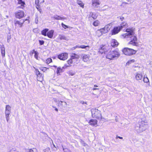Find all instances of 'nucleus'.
<instances>
[{"label":"nucleus","instance_id":"obj_1","mask_svg":"<svg viewBox=\"0 0 152 152\" xmlns=\"http://www.w3.org/2000/svg\"><path fill=\"white\" fill-rule=\"evenodd\" d=\"M126 31V33L124 34L122 36L124 38H130V41L128 43V45H132L133 46H137L138 45V42L136 36L134 35V31L130 28H128Z\"/></svg>","mask_w":152,"mask_h":152},{"label":"nucleus","instance_id":"obj_2","mask_svg":"<svg viewBox=\"0 0 152 152\" xmlns=\"http://www.w3.org/2000/svg\"><path fill=\"white\" fill-rule=\"evenodd\" d=\"M147 122L145 118L141 119L136 124L134 130L138 133H141L145 131L147 128Z\"/></svg>","mask_w":152,"mask_h":152},{"label":"nucleus","instance_id":"obj_3","mask_svg":"<svg viewBox=\"0 0 152 152\" xmlns=\"http://www.w3.org/2000/svg\"><path fill=\"white\" fill-rule=\"evenodd\" d=\"M106 55V58L110 60L116 59L120 56V54L117 50H108Z\"/></svg>","mask_w":152,"mask_h":152},{"label":"nucleus","instance_id":"obj_4","mask_svg":"<svg viewBox=\"0 0 152 152\" xmlns=\"http://www.w3.org/2000/svg\"><path fill=\"white\" fill-rule=\"evenodd\" d=\"M91 111L93 118L98 119L102 118V116L100 111L94 108H92Z\"/></svg>","mask_w":152,"mask_h":152},{"label":"nucleus","instance_id":"obj_5","mask_svg":"<svg viewBox=\"0 0 152 152\" xmlns=\"http://www.w3.org/2000/svg\"><path fill=\"white\" fill-rule=\"evenodd\" d=\"M122 52L126 55L130 56L135 54L136 51L133 49L128 48H125L122 50Z\"/></svg>","mask_w":152,"mask_h":152},{"label":"nucleus","instance_id":"obj_6","mask_svg":"<svg viewBox=\"0 0 152 152\" xmlns=\"http://www.w3.org/2000/svg\"><path fill=\"white\" fill-rule=\"evenodd\" d=\"M11 107L9 105L6 106L5 114L6 119L7 122H8L9 120V115L11 113Z\"/></svg>","mask_w":152,"mask_h":152},{"label":"nucleus","instance_id":"obj_7","mask_svg":"<svg viewBox=\"0 0 152 152\" xmlns=\"http://www.w3.org/2000/svg\"><path fill=\"white\" fill-rule=\"evenodd\" d=\"M107 47L105 45H101L99 49V52L102 54L104 53L105 55L108 51Z\"/></svg>","mask_w":152,"mask_h":152},{"label":"nucleus","instance_id":"obj_8","mask_svg":"<svg viewBox=\"0 0 152 152\" xmlns=\"http://www.w3.org/2000/svg\"><path fill=\"white\" fill-rule=\"evenodd\" d=\"M68 57V54L66 53H61L58 56V58L61 60H65Z\"/></svg>","mask_w":152,"mask_h":152},{"label":"nucleus","instance_id":"obj_9","mask_svg":"<svg viewBox=\"0 0 152 152\" xmlns=\"http://www.w3.org/2000/svg\"><path fill=\"white\" fill-rule=\"evenodd\" d=\"M24 12L22 10H19L15 13V17L18 18H21L24 16Z\"/></svg>","mask_w":152,"mask_h":152},{"label":"nucleus","instance_id":"obj_10","mask_svg":"<svg viewBox=\"0 0 152 152\" xmlns=\"http://www.w3.org/2000/svg\"><path fill=\"white\" fill-rule=\"evenodd\" d=\"M112 26V24L110 23L106 25L104 28H102L103 30V31L104 33H106L110 30Z\"/></svg>","mask_w":152,"mask_h":152},{"label":"nucleus","instance_id":"obj_11","mask_svg":"<svg viewBox=\"0 0 152 152\" xmlns=\"http://www.w3.org/2000/svg\"><path fill=\"white\" fill-rule=\"evenodd\" d=\"M121 30V28L119 26L114 27L112 31V35H115L118 34Z\"/></svg>","mask_w":152,"mask_h":152},{"label":"nucleus","instance_id":"obj_12","mask_svg":"<svg viewBox=\"0 0 152 152\" xmlns=\"http://www.w3.org/2000/svg\"><path fill=\"white\" fill-rule=\"evenodd\" d=\"M25 21L24 20H21L20 21L15 20H14V24L15 26H18L20 27H21L24 22Z\"/></svg>","mask_w":152,"mask_h":152},{"label":"nucleus","instance_id":"obj_13","mask_svg":"<svg viewBox=\"0 0 152 152\" xmlns=\"http://www.w3.org/2000/svg\"><path fill=\"white\" fill-rule=\"evenodd\" d=\"M80 48L82 49H85L86 50H88L89 49L90 46L89 45L86 46L83 45H77L73 48H74L73 49H75V48Z\"/></svg>","mask_w":152,"mask_h":152},{"label":"nucleus","instance_id":"obj_14","mask_svg":"<svg viewBox=\"0 0 152 152\" xmlns=\"http://www.w3.org/2000/svg\"><path fill=\"white\" fill-rule=\"evenodd\" d=\"M81 57L82 58L84 62H86L89 61L90 56L89 55L83 54L81 55Z\"/></svg>","mask_w":152,"mask_h":152},{"label":"nucleus","instance_id":"obj_15","mask_svg":"<svg viewBox=\"0 0 152 152\" xmlns=\"http://www.w3.org/2000/svg\"><path fill=\"white\" fill-rule=\"evenodd\" d=\"M52 18H53L56 20H64L66 18L64 17H62L57 15H55L53 16L52 17Z\"/></svg>","mask_w":152,"mask_h":152},{"label":"nucleus","instance_id":"obj_16","mask_svg":"<svg viewBox=\"0 0 152 152\" xmlns=\"http://www.w3.org/2000/svg\"><path fill=\"white\" fill-rule=\"evenodd\" d=\"M111 46L113 47H115L118 46V43L116 40L113 39H112L111 40Z\"/></svg>","mask_w":152,"mask_h":152},{"label":"nucleus","instance_id":"obj_17","mask_svg":"<svg viewBox=\"0 0 152 152\" xmlns=\"http://www.w3.org/2000/svg\"><path fill=\"white\" fill-rule=\"evenodd\" d=\"M96 34L97 36L99 37L103 34L105 33L104 32L103 29L102 28L98 30L96 32Z\"/></svg>","mask_w":152,"mask_h":152},{"label":"nucleus","instance_id":"obj_18","mask_svg":"<svg viewBox=\"0 0 152 152\" xmlns=\"http://www.w3.org/2000/svg\"><path fill=\"white\" fill-rule=\"evenodd\" d=\"M142 78V75L141 73H137L135 75V78L137 80H141Z\"/></svg>","mask_w":152,"mask_h":152},{"label":"nucleus","instance_id":"obj_19","mask_svg":"<svg viewBox=\"0 0 152 152\" xmlns=\"http://www.w3.org/2000/svg\"><path fill=\"white\" fill-rule=\"evenodd\" d=\"M54 33V31L53 30L48 31L47 36L50 38H52L53 37Z\"/></svg>","mask_w":152,"mask_h":152},{"label":"nucleus","instance_id":"obj_20","mask_svg":"<svg viewBox=\"0 0 152 152\" xmlns=\"http://www.w3.org/2000/svg\"><path fill=\"white\" fill-rule=\"evenodd\" d=\"M0 48L2 56L4 57L5 55V50L4 45H0Z\"/></svg>","mask_w":152,"mask_h":152},{"label":"nucleus","instance_id":"obj_21","mask_svg":"<svg viewBox=\"0 0 152 152\" xmlns=\"http://www.w3.org/2000/svg\"><path fill=\"white\" fill-rule=\"evenodd\" d=\"M97 120L94 119H91L90 120L89 123L90 125L94 126L95 125L97 124Z\"/></svg>","mask_w":152,"mask_h":152},{"label":"nucleus","instance_id":"obj_22","mask_svg":"<svg viewBox=\"0 0 152 152\" xmlns=\"http://www.w3.org/2000/svg\"><path fill=\"white\" fill-rule=\"evenodd\" d=\"M68 64H66L64 65V66L63 67V68H66L67 67H69L70 66V65L72 63L73 60L70 58L67 61Z\"/></svg>","mask_w":152,"mask_h":152},{"label":"nucleus","instance_id":"obj_23","mask_svg":"<svg viewBox=\"0 0 152 152\" xmlns=\"http://www.w3.org/2000/svg\"><path fill=\"white\" fill-rule=\"evenodd\" d=\"M97 15L95 13L91 12H90L89 16V18L92 17L94 19H96L97 18Z\"/></svg>","mask_w":152,"mask_h":152},{"label":"nucleus","instance_id":"obj_24","mask_svg":"<svg viewBox=\"0 0 152 152\" xmlns=\"http://www.w3.org/2000/svg\"><path fill=\"white\" fill-rule=\"evenodd\" d=\"M92 4L94 7H98V6L99 4V0H93Z\"/></svg>","mask_w":152,"mask_h":152},{"label":"nucleus","instance_id":"obj_25","mask_svg":"<svg viewBox=\"0 0 152 152\" xmlns=\"http://www.w3.org/2000/svg\"><path fill=\"white\" fill-rule=\"evenodd\" d=\"M72 60L74 59H78L79 58V56L77 54L74 53H72L71 54L70 58Z\"/></svg>","mask_w":152,"mask_h":152},{"label":"nucleus","instance_id":"obj_26","mask_svg":"<svg viewBox=\"0 0 152 152\" xmlns=\"http://www.w3.org/2000/svg\"><path fill=\"white\" fill-rule=\"evenodd\" d=\"M48 30L49 29L48 28H45L43 29L41 31V34L45 36H47Z\"/></svg>","mask_w":152,"mask_h":152},{"label":"nucleus","instance_id":"obj_27","mask_svg":"<svg viewBox=\"0 0 152 152\" xmlns=\"http://www.w3.org/2000/svg\"><path fill=\"white\" fill-rule=\"evenodd\" d=\"M128 26V24L126 22H122L121 24V26H119V27L121 28V29L124 28H126Z\"/></svg>","mask_w":152,"mask_h":152},{"label":"nucleus","instance_id":"obj_28","mask_svg":"<svg viewBox=\"0 0 152 152\" xmlns=\"http://www.w3.org/2000/svg\"><path fill=\"white\" fill-rule=\"evenodd\" d=\"M58 38L61 40H67V38L63 35H59L58 37Z\"/></svg>","mask_w":152,"mask_h":152},{"label":"nucleus","instance_id":"obj_29","mask_svg":"<svg viewBox=\"0 0 152 152\" xmlns=\"http://www.w3.org/2000/svg\"><path fill=\"white\" fill-rule=\"evenodd\" d=\"M33 51L34 52V58L37 60H38V55H39L37 51H35L34 49L33 50Z\"/></svg>","mask_w":152,"mask_h":152},{"label":"nucleus","instance_id":"obj_30","mask_svg":"<svg viewBox=\"0 0 152 152\" xmlns=\"http://www.w3.org/2000/svg\"><path fill=\"white\" fill-rule=\"evenodd\" d=\"M77 3L81 7L83 8L84 6V4L83 2L79 0H77Z\"/></svg>","mask_w":152,"mask_h":152},{"label":"nucleus","instance_id":"obj_31","mask_svg":"<svg viewBox=\"0 0 152 152\" xmlns=\"http://www.w3.org/2000/svg\"><path fill=\"white\" fill-rule=\"evenodd\" d=\"M143 81L145 83H148V85H150L149 80L147 77H145V76H144Z\"/></svg>","mask_w":152,"mask_h":152},{"label":"nucleus","instance_id":"obj_32","mask_svg":"<svg viewBox=\"0 0 152 152\" xmlns=\"http://www.w3.org/2000/svg\"><path fill=\"white\" fill-rule=\"evenodd\" d=\"M33 68L34 69H35L36 71V75H40L42 77V74H41L39 72V71L37 69H36L35 67L33 66Z\"/></svg>","mask_w":152,"mask_h":152},{"label":"nucleus","instance_id":"obj_33","mask_svg":"<svg viewBox=\"0 0 152 152\" xmlns=\"http://www.w3.org/2000/svg\"><path fill=\"white\" fill-rule=\"evenodd\" d=\"M99 23H100V22L99 21H98V20H96L94 22V23H93V25L94 26H97L99 24Z\"/></svg>","mask_w":152,"mask_h":152},{"label":"nucleus","instance_id":"obj_34","mask_svg":"<svg viewBox=\"0 0 152 152\" xmlns=\"http://www.w3.org/2000/svg\"><path fill=\"white\" fill-rule=\"evenodd\" d=\"M60 103H62V104H61V105L64 107L66 105V103L62 101H58V104H60Z\"/></svg>","mask_w":152,"mask_h":152},{"label":"nucleus","instance_id":"obj_35","mask_svg":"<svg viewBox=\"0 0 152 152\" xmlns=\"http://www.w3.org/2000/svg\"><path fill=\"white\" fill-rule=\"evenodd\" d=\"M62 71V69L60 67H58L57 69V73L58 75H59L60 73Z\"/></svg>","mask_w":152,"mask_h":152},{"label":"nucleus","instance_id":"obj_36","mask_svg":"<svg viewBox=\"0 0 152 152\" xmlns=\"http://www.w3.org/2000/svg\"><path fill=\"white\" fill-rule=\"evenodd\" d=\"M29 152H37V151L36 148H33L29 149Z\"/></svg>","mask_w":152,"mask_h":152},{"label":"nucleus","instance_id":"obj_37","mask_svg":"<svg viewBox=\"0 0 152 152\" xmlns=\"http://www.w3.org/2000/svg\"><path fill=\"white\" fill-rule=\"evenodd\" d=\"M135 61L134 59H132L126 63V64L129 65V64L134 63Z\"/></svg>","mask_w":152,"mask_h":152},{"label":"nucleus","instance_id":"obj_38","mask_svg":"<svg viewBox=\"0 0 152 152\" xmlns=\"http://www.w3.org/2000/svg\"><path fill=\"white\" fill-rule=\"evenodd\" d=\"M18 4H25L24 1H22V0H17Z\"/></svg>","mask_w":152,"mask_h":152},{"label":"nucleus","instance_id":"obj_39","mask_svg":"<svg viewBox=\"0 0 152 152\" xmlns=\"http://www.w3.org/2000/svg\"><path fill=\"white\" fill-rule=\"evenodd\" d=\"M68 74L69 75L73 76L75 74V73L72 71H70L69 72Z\"/></svg>","mask_w":152,"mask_h":152},{"label":"nucleus","instance_id":"obj_40","mask_svg":"<svg viewBox=\"0 0 152 152\" xmlns=\"http://www.w3.org/2000/svg\"><path fill=\"white\" fill-rule=\"evenodd\" d=\"M44 152H51L49 148H47L43 150Z\"/></svg>","mask_w":152,"mask_h":152},{"label":"nucleus","instance_id":"obj_41","mask_svg":"<svg viewBox=\"0 0 152 152\" xmlns=\"http://www.w3.org/2000/svg\"><path fill=\"white\" fill-rule=\"evenodd\" d=\"M52 60L51 58H48L46 60V63L47 64H49L51 62H52Z\"/></svg>","mask_w":152,"mask_h":152},{"label":"nucleus","instance_id":"obj_42","mask_svg":"<svg viewBox=\"0 0 152 152\" xmlns=\"http://www.w3.org/2000/svg\"><path fill=\"white\" fill-rule=\"evenodd\" d=\"M62 147L64 152H70V151L67 148H64L63 146H62Z\"/></svg>","mask_w":152,"mask_h":152},{"label":"nucleus","instance_id":"obj_43","mask_svg":"<svg viewBox=\"0 0 152 152\" xmlns=\"http://www.w3.org/2000/svg\"><path fill=\"white\" fill-rule=\"evenodd\" d=\"M61 26L64 29H66L68 28V26L64 24L63 23H61Z\"/></svg>","mask_w":152,"mask_h":152},{"label":"nucleus","instance_id":"obj_44","mask_svg":"<svg viewBox=\"0 0 152 152\" xmlns=\"http://www.w3.org/2000/svg\"><path fill=\"white\" fill-rule=\"evenodd\" d=\"M40 69L42 70V71H43V72H45V71H46L47 70V69L46 68V67H41L40 68Z\"/></svg>","mask_w":152,"mask_h":152},{"label":"nucleus","instance_id":"obj_45","mask_svg":"<svg viewBox=\"0 0 152 152\" xmlns=\"http://www.w3.org/2000/svg\"><path fill=\"white\" fill-rule=\"evenodd\" d=\"M35 4H36L37 6L39 7V0H35Z\"/></svg>","mask_w":152,"mask_h":152},{"label":"nucleus","instance_id":"obj_46","mask_svg":"<svg viewBox=\"0 0 152 152\" xmlns=\"http://www.w3.org/2000/svg\"><path fill=\"white\" fill-rule=\"evenodd\" d=\"M39 42L40 45H43L44 43V41L43 40H39Z\"/></svg>","mask_w":152,"mask_h":152},{"label":"nucleus","instance_id":"obj_47","mask_svg":"<svg viewBox=\"0 0 152 152\" xmlns=\"http://www.w3.org/2000/svg\"><path fill=\"white\" fill-rule=\"evenodd\" d=\"M25 4H21V5L19 6H18L17 7L18 8H22V9H23V8L24 7H25V6H24V5Z\"/></svg>","mask_w":152,"mask_h":152},{"label":"nucleus","instance_id":"obj_48","mask_svg":"<svg viewBox=\"0 0 152 152\" xmlns=\"http://www.w3.org/2000/svg\"><path fill=\"white\" fill-rule=\"evenodd\" d=\"M81 143L84 146H85L87 145V144L83 140L81 141Z\"/></svg>","mask_w":152,"mask_h":152},{"label":"nucleus","instance_id":"obj_49","mask_svg":"<svg viewBox=\"0 0 152 152\" xmlns=\"http://www.w3.org/2000/svg\"><path fill=\"white\" fill-rule=\"evenodd\" d=\"M36 8L40 13H41L42 12V10L38 7H37Z\"/></svg>","mask_w":152,"mask_h":152},{"label":"nucleus","instance_id":"obj_50","mask_svg":"<svg viewBox=\"0 0 152 152\" xmlns=\"http://www.w3.org/2000/svg\"><path fill=\"white\" fill-rule=\"evenodd\" d=\"M38 22V18L37 17H36L35 19V23H36L37 24Z\"/></svg>","mask_w":152,"mask_h":152},{"label":"nucleus","instance_id":"obj_51","mask_svg":"<svg viewBox=\"0 0 152 152\" xmlns=\"http://www.w3.org/2000/svg\"><path fill=\"white\" fill-rule=\"evenodd\" d=\"M118 138H119V139H123V137H121L120 136H117L116 137V139H117Z\"/></svg>","mask_w":152,"mask_h":152},{"label":"nucleus","instance_id":"obj_52","mask_svg":"<svg viewBox=\"0 0 152 152\" xmlns=\"http://www.w3.org/2000/svg\"><path fill=\"white\" fill-rule=\"evenodd\" d=\"M120 19L121 21H123L124 20V17H120Z\"/></svg>","mask_w":152,"mask_h":152},{"label":"nucleus","instance_id":"obj_53","mask_svg":"<svg viewBox=\"0 0 152 152\" xmlns=\"http://www.w3.org/2000/svg\"><path fill=\"white\" fill-rule=\"evenodd\" d=\"M53 108H55V110L56 111H58V109L57 108H56V107H55L53 106Z\"/></svg>","mask_w":152,"mask_h":152},{"label":"nucleus","instance_id":"obj_54","mask_svg":"<svg viewBox=\"0 0 152 152\" xmlns=\"http://www.w3.org/2000/svg\"><path fill=\"white\" fill-rule=\"evenodd\" d=\"M92 89L93 90H99V88H93Z\"/></svg>","mask_w":152,"mask_h":152},{"label":"nucleus","instance_id":"obj_55","mask_svg":"<svg viewBox=\"0 0 152 152\" xmlns=\"http://www.w3.org/2000/svg\"><path fill=\"white\" fill-rule=\"evenodd\" d=\"M117 118V117L116 116L115 117V121H118V119Z\"/></svg>","mask_w":152,"mask_h":152},{"label":"nucleus","instance_id":"obj_56","mask_svg":"<svg viewBox=\"0 0 152 152\" xmlns=\"http://www.w3.org/2000/svg\"><path fill=\"white\" fill-rule=\"evenodd\" d=\"M81 103H82V104H84V103H86V102H81Z\"/></svg>","mask_w":152,"mask_h":152},{"label":"nucleus","instance_id":"obj_57","mask_svg":"<svg viewBox=\"0 0 152 152\" xmlns=\"http://www.w3.org/2000/svg\"><path fill=\"white\" fill-rule=\"evenodd\" d=\"M94 87H97L98 86L97 85H94Z\"/></svg>","mask_w":152,"mask_h":152},{"label":"nucleus","instance_id":"obj_58","mask_svg":"<svg viewBox=\"0 0 152 152\" xmlns=\"http://www.w3.org/2000/svg\"><path fill=\"white\" fill-rule=\"evenodd\" d=\"M34 53V52L32 51V54H33Z\"/></svg>","mask_w":152,"mask_h":152},{"label":"nucleus","instance_id":"obj_59","mask_svg":"<svg viewBox=\"0 0 152 152\" xmlns=\"http://www.w3.org/2000/svg\"><path fill=\"white\" fill-rule=\"evenodd\" d=\"M61 104H62V103H60V104H58V105H61Z\"/></svg>","mask_w":152,"mask_h":152},{"label":"nucleus","instance_id":"obj_60","mask_svg":"<svg viewBox=\"0 0 152 152\" xmlns=\"http://www.w3.org/2000/svg\"><path fill=\"white\" fill-rule=\"evenodd\" d=\"M53 146L55 147V145L53 143Z\"/></svg>","mask_w":152,"mask_h":152},{"label":"nucleus","instance_id":"obj_61","mask_svg":"<svg viewBox=\"0 0 152 152\" xmlns=\"http://www.w3.org/2000/svg\"><path fill=\"white\" fill-rule=\"evenodd\" d=\"M44 2V1L43 0V1H42V2Z\"/></svg>","mask_w":152,"mask_h":152},{"label":"nucleus","instance_id":"obj_62","mask_svg":"<svg viewBox=\"0 0 152 152\" xmlns=\"http://www.w3.org/2000/svg\"><path fill=\"white\" fill-rule=\"evenodd\" d=\"M54 67H56V66H54Z\"/></svg>","mask_w":152,"mask_h":152},{"label":"nucleus","instance_id":"obj_63","mask_svg":"<svg viewBox=\"0 0 152 152\" xmlns=\"http://www.w3.org/2000/svg\"><path fill=\"white\" fill-rule=\"evenodd\" d=\"M7 41L8 42V39Z\"/></svg>","mask_w":152,"mask_h":152}]
</instances>
